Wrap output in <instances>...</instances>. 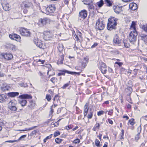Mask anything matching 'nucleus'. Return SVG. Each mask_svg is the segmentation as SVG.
Segmentation results:
<instances>
[{"label": "nucleus", "instance_id": "3c124183", "mask_svg": "<svg viewBox=\"0 0 147 147\" xmlns=\"http://www.w3.org/2000/svg\"><path fill=\"white\" fill-rule=\"evenodd\" d=\"M92 113L91 112L88 114L87 117L88 119H91L92 117Z\"/></svg>", "mask_w": 147, "mask_h": 147}, {"label": "nucleus", "instance_id": "6ab92c4d", "mask_svg": "<svg viewBox=\"0 0 147 147\" xmlns=\"http://www.w3.org/2000/svg\"><path fill=\"white\" fill-rule=\"evenodd\" d=\"M3 57L5 59L7 60H11L13 57V55L11 54L7 53L5 54Z\"/></svg>", "mask_w": 147, "mask_h": 147}, {"label": "nucleus", "instance_id": "e2e57ef3", "mask_svg": "<svg viewBox=\"0 0 147 147\" xmlns=\"http://www.w3.org/2000/svg\"><path fill=\"white\" fill-rule=\"evenodd\" d=\"M36 131L35 130H34L32 131L31 133V136H32L34 135H36Z\"/></svg>", "mask_w": 147, "mask_h": 147}, {"label": "nucleus", "instance_id": "79ce46f5", "mask_svg": "<svg viewBox=\"0 0 147 147\" xmlns=\"http://www.w3.org/2000/svg\"><path fill=\"white\" fill-rule=\"evenodd\" d=\"M66 71H67V70H65L62 71L61 72L59 73L58 74V76H60L61 75L64 76L65 75V73H67L66 72H65Z\"/></svg>", "mask_w": 147, "mask_h": 147}, {"label": "nucleus", "instance_id": "9b49d317", "mask_svg": "<svg viewBox=\"0 0 147 147\" xmlns=\"http://www.w3.org/2000/svg\"><path fill=\"white\" fill-rule=\"evenodd\" d=\"M35 44L38 47L41 48H43V44L38 39V38H35L34 40Z\"/></svg>", "mask_w": 147, "mask_h": 147}, {"label": "nucleus", "instance_id": "f3484780", "mask_svg": "<svg viewBox=\"0 0 147 147\" xmlns=\"http://www.w3.org/2000/svg\"><path fill=\"white\" fill-rule=\"evenodd\" d=\"M89 103L88 102L86 103L84 107V115L86 116L87 114L89 109L88 106Z\"/></svg>", "mask_w": 147, "mask_h": 147}, {"label": "nucleus", "instance_id": "603ef678", "mask_svg": "<svg viewBox=\"0 0 147 147\" xmlns=\"http://www.w3.org/2000/svg\"><path fill=\"white\" fill-rule=\"evenodd\" d=\"M27 102H20V103L22 106H24L26 104Z\"/></svg>", "mask_w": 147, "mask_h": 147}, {"label": "nucleus", "instance_id": "a19ab883", "mask_svg": "<svg viewBox=\"0 0 147 147\" xmlns=\"http://www.w3.org/2000/svg\"><path fill=\"white\" fill-rule=\"evenodd\" d=\"M53 105H52L51 107V108H50L51 110H50V111L49 112V116H51V117L52 116V114L54 112V111H53Z\"/></svg>", "mask_w": 147, "mask_h": 147}, {"label": "nucleus", "instance_id": "ddd939ff", "mask_svg": "<svg viewBox=\"0 0 147 147\" xmlns=\"http://www.w3.org/2000/svg\"><path fill=\"white\" fill-rule=\"evenodd\" d=\"M113 9L114 11L117 14H119L122 12V7L118 6H114Z\"/></svg>", "mask_w": 147, "mask_h": 147}, {"label": "nucleus", "instance_id": "a211bd4d", "mask_svg": "<svg viewBox=\"0 0 147 147\" xmlns=\"http://www.w3.org/2000/svg\"><path fill=\"white\" fill-rule=\"evenodd\" d=\"M140 37L141 40L144 41L145 43L147 45V35L141 34L140 35Z\"/></svg>", "mask_w": 147, "mask_h": 147}, {"label": "nucleus", "instance_id": "052dcab7", "mask_svg": "<svg viewBox=\"0 0 147 147\" xmlns=\"http://www.w3.org/2000/svg\"><path fill=\"white\" fill-rule=\"evenodd\" d=\"M116 64H117L120 67L121 66V65L123 64V63L122 62H116L115 63Z\"/></svg>", "mask_w": 147, "mask_h": 147}, {"label": "nucleus", "instance_id": "69168bd1", "mask_svg": "<svg viewBox=\"0 0 147 147\" xmlns=\"http://www.w3.org/2000/svg\"><path fill=\"white\" fill-rule=\"evenodd\" d=\"M52 135H53L52 134H51L49 136H47L45 138L46 139H47V140L48 139H49L51 138L52 137Z\"/></svg>", "mask_w": 147, "mask_h": 147}, {"label": "nucleus", "instance_id": "5fc2aeb1", "mask_svg": "<svg viewBox=\"0 0 147 147\" xmlns=\"http://www.w3.org/2000/svg\"><path fill=\"white\" fill-rule=\"evenodd\" d=\"M104 113V111H100L98 112L97 115L98 116H100L101 115L103 114Z\"/></svg>", "mask_w": 147, "mask_h": 147}, {"label": "nucleus", "instance_id": "f704fd0d", "mask_svg": "<svg viewBox=\"0 0 147 147\" xmlns=\"http://www.w3.org/2000/svg\"><path fill=\"white\" fill-rule=\"evenodd\" d=\"M65 72H66L67 73L72 75L77 74L78 75H80V72H71L69 71H66Z\"/></svg>", "mask_w": 147, "mask_h": 147}, {"label": "nucleus", "instance_id": "de8ad7c7", "mask_svg": "<svg viewBox=\"0 0 147 147\" xmlns=\"http://www.w3.org/2000/svg\"><path fill=\"white\" fill-rule=\"evenodd\" d=\"M60 134L59 131H55L54 134V136L55 137L58 136H59Z\"/></svg>", "mask_w": 147, "mask_h": 147}, {"label": "nucleus", "instance_id": "4468645a", "mask_svg": "<svg viewBox=\"0 0 147 147\" xmlns=\"http://www.w3.org/2000/svg\"><path fill=\"white\" fill-rule=\"evenodd\" d=\"M19 98L21 99H31L32 96L30 94H25L20 95L19 96Z\"/></svg>", "mask_w": 147, "mask_h": 147}, {"label": "nucleus", "instance_id": "5701e85b", "mask_svg": "<svg viewBox=\"0 0 147 147\" xmlns=\"http://www.w3.org/2000/svg\"><path fill=\"white\" fill-rule=\"evenodd\" d=\"M2 6L3 9L5 11H9L10 9L9 5L8 3L3 4Z\"/></svg>", "mask_w": 147, "mask_h": 147}, {"label": "nucleus", "instance_id": "f8f14e48", "mask_svg": "<svg viewBox=\"0 0 147 147\" xmlns=\"http://www.w3.org/2000/svg\"><path fill=\"white\" fill-rule=\"evenodd\" d=\"M100 69L102 73V74H105L107 71V68L105 64L103 63H102L101 64Z\"/></svg>", "mask_w": 147, "mask_h": 147}, {"label": "nucleus", "instance_id": "864d4df0", "mask_svg": "<svg viewBox=\"0 0 147 147\" xmlns=\"http://www.w3.org/2000/svg\"><path fill=\"white\" fill-rule=\"evenodd\" d=\"M59 100V96L57 95H56L53 99V100H56L57 101H58Z\"/></svg>", "mask_w": 147, "mask_h": 147}, {"label": "nucleus", "instance_id": "4d7b16f0", "mask_svg": "<svg viewBox=\"0 0 147 147\" xmlns=\"http://www.w3.org/2000/svg\"><path fill=\"white\" fill-rule=\"evenodd\" d=\"M18 140H9V141H7L5 142H9V143H13L16 142H18Z\"/></svg>", "mask_w": 147, "mask_h": 147}, {"label": "nucleus", "instance_id": "a18cd8bd", "mask_svg": "<svg viewBox=\"0 0 147 147\" xmlns=\"http://www.w3.org/2000/svg\"><path fill=\"white\" fill-rule=\"evenodd\" d=\"M70 82L69 81V82L65 84L62 87V88L63 89H65L67 87H68L69 85L70 84Z\"/></svg>", "mask_w": 147, "mask_h": 147}, {"label": "nucleus", "instance_id": "f257e3e1", "mask_svg": "<svg viewBox=\"0 0 147 147\" xmlns=\"http://www.w3.org/2000/svg\"><path fill=\"white\" fill-rule=\"evenodd\" d=\"M117 19L114 17H110L108 20L107 25V29L111 31L116 28Z\"/></svg>", "mask_w": 147, "mask_h": 147}, {"label": "nucleus", "instance_id": "0eeeda50", "mask_svg": "<svg viewBox=\"0 0 147 147\" xmlns=\"http://www.w3.org/2000/svg\"><path fill=\"white\" fill-rule=\"evenodd\" d=\"M87 16V11L85 9L81 10L79 13V17L80 20H84Z\"/></svg>", "mask_w": 147, "mask_h": 147}, {"label": "nucleus", "instance_id": "7ed1b4c3", "mask_svg": "<svg viewBox=\"0 0 147 147\" xmlns=\"http://www.w3.org/2000/svg\"><path fill=\"white\" fill-rule=\"evenodd\" d=\"M50 22V19L45 18L43 19H40L37 24L39 26L42 27Z\"/></svg>", "mask_w": 147, "mask_h": 147}, {"label": "nucleus", "instance_id": "774afa93", "mask_svg": "<svg viewBox=\"0 0 147 147\" xmlns=\"http://www.w3.org/2000/svg\"><path fill=\"white\" fill-rule=\"evenodd\" d=\"M108 121L109 122V123L111 124H113V121L111 119H108Z\"/></svg>", "mask_w": 147, "mask_h": 147}, {"label": "nucleus", "instance_id": "c85d7f7f", "mask_svg": "<svg viewBox=\"0 0 147 147\" xmlns=\"http://www.w3.org/2000/svg\"><path fill=\"white\" fill-rule=\"evenodd\" d=\"M125 91L128 94H130L132 91V89L131 87H128L126 89Z\"/></svg>", "mask_w": 147, "mask_h": 147}, {"label": "nucleus", "instance_id": "20e7f679", "mask_svg": "<svg viewBox=\"0 0 147 147\" xmlns=\"http://www.w3.org/2000/svg\"><path fill=\"white\" fill-rule=\"evenodd\" d=\"M105 25L103 21H100V19H98L96 24V30H102L104 29Z\"/></svg>", "mask_w": 147, "mask_h": 147}, {"label": "nucleus", "instance_id": "423d86ee", "mask_svg": "<svg viewBox=\"0 0 147 147\" xmlns=\"http://www.w3.org/2000/svg\"><path fill=\"white\" fill-rule=\"evenodd\" d=\"M55 9L56 7L55 5L52 4L48 7L46 9V11L47 13L51 14L54 12Z\"/></svg>", "mask_w": 147, "mask_h": 147}, {"label": "nucleus", "instance_id": "6e6d98bb", "mask_svg": "<svg viewBox=\"0 0 147 147\" xmlns=\"http://www.w3.org/2000/svg\"><path fill=\"white\" fill-rule=\"evenodd\" d=\"M51 96L49 95H46V99L48 100L49 101L51 100Z\"/></svg>", "mask_w": 147, "mask_h": 147}, {"label": "nucleus", "instance_id": "a878e982", "mask_svg": "<svg viewBox=\"0 0 147 147\" xmlns=\"http://www.w3.org/2000/svg\"><path fill=\"white\" fill-rule=\"evenodd\" d=\"M36 127L37 126H34L31 127L25 128L23 130L18 129L17 130L18 131H29L33 129H34L36 128Z\"/></svg>", "mask_w": 147, "mask_h": 147}, {"label": "nucleus", "instance_id": "6e6552de", "mask_svg": "<svg viewBox=\"0 0 147 147\" xmlns=\"http://www.w3.org/2000/svg\"><path fill=\"white\" fill-rule=\"evenodd\" d=\"M52 37V35L49 31H46L44 32L43 38L46 40H50Z\"/></svg>", "mask_w": 147, "mask_h": 147}, {"label": "nucleus", "instance_id": "ea45409f", "mask_svg": "<svg viewBox=\"0 0 147 147\" xmlns=\"http://www.w3.org/2000/svg\"><path fill=\"white\" fill-rule=\"evenodd\" d=\"M128 122L130 124L132 125H133L135 123L134 122V119L133 118H132L130 119L129 121Z\"/></svg>", "mask_w": 147, "mask_h": 147}, {"label": "nucleus", "instance_id": "aec40b11", "mask_svg": "<svg viewBox=\"0 0 147 147\" xmlns=\"http://www.w3.org/2000/svg\"><path fill=\"white\" fill-rule=\"evenodd\" d=\"M129 7L130 9L133 10H135L138 8L137 4L133 3L129 4Z\"/></svg>", "mask_w": 147, "mask_h": 147}, {"label": "nucleus", "instance_id": "37998d69", "mask_svg": "<svg viewBox=\"0 0 147 147\" xmlns=\"http://www.w3.org/2000/svg\"><path fill=\"white\" fill-rule=\"evenodd\" d=\"M19 85L21 87H27L28 86V85H27L26 83H21L19 84Z\"/></svg>", "mask_w": 147, "mask_h": 147}, {"label": "nucleus", "instance_id": "dca6fc26", "mask_svg": "<svg viewBox=\"0 0 147 147\" xmlns=\"http://www.w3.org/2000/svg\"><path fill=\"white\" fill-rule=\"evenodd\" d=\"M121 40L119 36L116 34L114 37L113 41L114 43L119 44L120 43Z\"/></svg>", "mask_w": 147, "mask_h": 147}, {"label": "nucleus", "instance_id": "338daca9", "mask_svg": "<svg viewBox=\"0 0 147 147\" xmlns=\"http://www.w3.org/2000/svg\"><path fill=\"white\" fill-rule=\"evenodd\" d=\"M72 128V127L70 125H68L66 127V129L67 130H68L69 129H71Z\"/></svg>", "mask_w": 147, "mask_h": 147}, {"label": "nucleus", "instance_id": "c756f323", "mask_svg": "<svg viewBox=\"0 0 147 147\" xmlns=\"http://www.w3.org/2000/svg\"><path fill=\"white\" fill-rule=\"evenodd\" d=\"M104 4V1L103 0H100L97 3V4L99 7H101Z\"/></svg>", "mask_w": 147, "mask_h": 147}, {"label": "nucleus", "instance_id": "f03ea898", "mask_svg": "<svg viewBox=\"0 0 147 147\" xmlns=\"http://www.w3.org/2000/svg\"><path fill=\"white\" fill-rule=\"evenodd\" d=\"M137 33L136 30L134 29L129 34V40L130 42H133L136 40Z\"/></svg>", "mask_w": 147, "mask_h": 147}, {"label": "nucleus", "instance_id": "c9c22d12", "mask_svg": "<svg viewBox=\"0 0 147 147\" xmlns=\"http://www.w3.org/2000/svg\"><path fill=\"white\" fill-rule=\"evenodd\" d=\"M142 28L147 33V24L142 25Z\"/></svg>", "mask_w": 147, "mask_h": 147}, {"label": "nucleus", "instance_id": "393cba45", "mask_svg": "<svg viewBox=\"0 0 147 147\" xmlns=\"http://www.w3.org/2000/svg\"><path fill=\"white\" fill-rule=\"evenodd\" d=\"M57 48L59 52H61L63 51L64 49V47L62 43H59L58 44Z\"/></svg>", "mask_w": 147, "mask_h": 147}, {"label": "nucleus", "instance_id": "7c9ffc66", "mask_svg": "<svg viewBox=\"0 0 147 147\" xmlns=\"http://www.w3.org/2000/svg\"><path fill=\"white\" fill-rule=\"evenodd\" d=\"M125 47L126 48H128L130 46L128 41L126 40H123Z\"/></svg>", "mask_w": 147, "mask_h": 147}, {"label": "nucleus", "instance_id": "412c9836", "mask_svg": "<svg viewBox=\"0 0 147 147\" xmlns=\"http://www.w3.org/2000/svg\"><path fill=\"white\" fill-rule=\"evenodd\" d=\"M19 93L18 92H10L7 93V95L11 97H14L19 95Z\"/></svg>", "mask_w": 147, "mask_h": 147}, {"label": "nucleus", "instance_id": "473e14b6", "mask_svg": "<svg viewBox=\"0 0 147 147\" xmlns=\"http://www.w3.org/2000/svg\"><path fill=\"white\" fill-rule=\"evenodd\" d=\"M14 40H16L18 42H20L21 41V37L19 35L16 34Z\"/></svg>", "mask_w": 147, "mask_h": 147}, {"label": "nucleus", "instance_id": "0e129e2a", "mask_svg": "<svg viewBox=\"0 0 147 147\" xmlns=\"http://www.w3.org/2000/svg\"><path fill=\"white\" fill-rule=\"evenodd\" d=\"M74 36L77 40H78L79 39L78 36L76 34H74Z\"/></svg>", "mask_w": 147, "mask_h": 147}, {"label": "nucleus", "instance_id": "13d9d810", "mask_svg": "<svg viewBox=\"0 0 147 147\" xmlns=\"http://www.w3.org/2000/svg\"><path fill=\"white\" fill-rule=\"evenodd\" d=\"M80 140L78 139H77L75 140L74 141V143L75 144L78 143L80 142Z\"/></svg>", "mask_w": 147, "mask_h": 147}, {"label": "nucleus", "instance_id": "58836bf2", "mask_svg": "<svg viewBox=\"0 0 147 147\" xmlns=\"http://www.w3.org/2000/svg\"><path fill=\"white\" fill-rule=\"evenodd\" d=\"M16 34H10L9 35V37L12 40H14Z\"/></svg>", "mask_w": 147, "mask_h": 147}, {"label": "nucleus", "instance_id": "39448f33", "mask_svg": "<svg viewBox=\"0 0 147 147\" xmlns=\"http://www.w3.org/2000/svg\"><path fill=\"white\" fill-rule=\"evenodd\" d=\"M19 31L21 35L24 36L29 37L31 34V33L28 30L24 28H20Z\"/></svg>", "mask_w": 147, "mask_h": 147}, {"label": "nucleus", "instance_id": "49530a36", "mask_svg": "<svg viewBox=\"0 0 147 147\" xmlns=\"http://www.w3.org/2000/svg\"><path fill=\"white\" fill-rule=\"evenodd\" d=\"M95 145L97 146H99L100 144V142L98 139H96L95 142Z\"/></svg>", "mask_w": 147, "mask_h": 147}, {"label": "nucleus", "instance_id": "2f4dec72", "mask_svg": "<svg viewBox=\"0 0 147 147\" xmlns=\"http://www.w3.org/2000/svg\"><path fill=\"white\" fill-rule=\"evenodd\" d=\"M7 96L4 94H0V101H3L6 99Z\"/></svg>", "mask_w": 147, "mask_h": 147}, {"label": "nucleus", "instance_id": "cd10ccee", "mask_svg": "<svg viewBox=\"0 0 147 147\" xmlns=\"http://www.w3.org/2000/svg\"><path fill=\"white\" fill-rule=\"evenodd\" d=\"M138 130H140V131L135 137V140H138L139 138V136L140 134V133L141 130V127L140 126H139L138 128Z\"/></svg>", "mask_w": 147, "mask_h": 147}, {"label": "nucleus", "instance_id": "680f3d73", "mask_svg": "<svg viewBox=\"0 0 147 147\" xmlns=\"http://www.w3.org/2000/svg\"><path fill=\"white\" fill-rule=\"evenodd\" d=\"M5 76V74L2 72L0 71V77H3Z\"/></svg>", "mask_w": 147, "mask_h": 147}, {"label": "nucleus", "instance_id": "b1692460", "mask_svg": "<svg viewBox=\"0 0 147 147\" xmlns=\"http://www.w3.org/2000/svg\"><path fill=\"white\" fill-rule=\"evenodd\" d=\"M100 126V124L98 122H96V124L94 126L92 130L94 131H96L97 129H99Z\"/></svg>", "mask_w": 147, "mask_h": 147}, {"label": "nucleus", "instance_id": "bf43d9fd", "mask_svg": "<svg viewBox=\"0 0 147 147\" xmlns=\"http://www.w3.org/2000/svg\"><path fill=\"white\" fill-rule=\"evenodd\" d=\"M113 113V109H111L109 111L108 113V115H112V114Z\"/></svg>", "mask_w": 147, "mask_h": 147}, {"label": "nucleus", "instance_id": "09e8293b", "mask_svg": "<svg viewBox=\"0 0 147 147\" xmlns=\"http://www.w3.org/2000/svg\"><path fill=\"white\" fill-rule=\"evenodd\" d=\"M26 136V135H24L20 137L19 138L18 140H18V141L20 140H22V139L24 138H25Z\"/></svg>", "mask_w": 147, "mask_h": 147}, {"label": "nucleus", "instance_id": "c03bdc74", "mask_svg": "<svg viewBox=\"0 0 147 147\" xmlns=\"http://www.w3.org/2000/svg\"><path fill=\"white\" fill-rule=\"evenodd\" d=\"M62 141V139H60L58 138H56L55 140V142L57 144H59Z\"/></svg>", "mask_w": 147, "mask_h": 147}, {"label": "nucleus", "instance_id": "8fccbe9b", "mask_svg": "<svg viewBox=\"0 0 147 147\" xmlns=\"http://www.w3.org/2000/svg\"><path fill=\"white\" fill-rule=\"evenodd\" d=\"M135 22L133 21L132 22V24L131 26V28H133L134 29V30L135 29L136 30V28H135Z\"/></svg>", "mask_w": 147, "mask_h": 147}, {"label": "nucleus", "instance_id": "e433bc0d", "mask_svg": "<svg viewBox=\"0 0 147 147\" xmlns=\"http://www.w3.org/2000/svg\"><path fill=\"white\" fill-rule=\"evenodd\" d=\"M57 79L55 77L52 78L51 79V81L54 84L57 82Z\"/></svg>", "mask_w": 147, "mask_h": 147}, {"label": "nucleus", "instance_id": "4be33fe9", "mask_svg": "<svg viewBox=\"0 0 147 147\" xmlns=\"http://www.w3.org/2000/svg\"><path fill=\"white\" fill-rule=\"evenodd\" d=\"M105 4L108 7H111L112 5L113 1L112 0H105Z\"/></svg>", "mask_w": 147, "mask_h": 147}, {"label": "nucleus", "instance_id": "72a5a7b5", "mask_svg": "<svg viewBox=\"0 0 147 147\" xmlns=\"http://www.w3.org/2000/svg\"><path fill=\"white\" fill-rule=\"evenodd\" d=\"M14 40H16L18 42H20L21 41V37L19 35L16 34Z\"/></svg>", "mask_w": 147, "mask_h": 147}, {"label": "nucleus", "instance_id": "4c0bfd02", "mask_svg": "<svg viewBox=\"0 0 147 147\" xmlns=\"http://www.w3.org/2000/svg\"><path fill=\"white\" fill-rule=\"evenodd\" d=\"M32 5V3L30 2L27 3L26 4L24 5V7L26 8H28Z\"/></svg>", "mask_w": 147, "mask_h": 147}, {"label": "nucleus", "instance_id": "2eb2a0df", "mask_svg": "<svg viewBox=\"0 0 147 147\" xmlns=\"http://www.w3.org/2000/svg\"><path fill=\"white\" fill-rule=\"evenodd\" d=\"M10 88V87L6 84H3L1 86V89L2 91L4 92L6 90H9Z\"/></svg>", "mask_w": 147, "mask_h": 147}, {"label": "nucleus", "instance_id": "bb28decb", "mask_svg": "<svg viewBox=\"0 0 147 147\" xmlns=\"http://www.w3.org/2000/svg\"><path fill=\"white\" fill-rule=\"evenodd\" d=\"M60 59H59L57 63L59 64H62L63 63V60H64V58L63 55H61L60 57Z\"/></svg>", "mask_w": 147, "mask_h": 147}, {"label": "nucleus", "instance_id": "9d476101", "mask_svg": "<svg viewBox=\"0 0 147 147\" xmlns=\"http://www.w3.org/2000/svg\"><path fill=\"white\" fill-rule=\"evenodd\" d=\"M8 108L13 111H16L17 110L15 104L13 102H9L8 104Z\"/></svg>", "mask_w": 147, "mask_h": 147}, {"label": "nucleus", "instance_id": "1a4fd4ad", "mask_svg": "<svg viewBox=\"0 0 147 147\" xmlns=\"http://www.w3.org/2000/svg\"><path fill=\"white\" fill-rule=\"evenodd\" d=\"M94 0H84L83 2L85 4L88 5L90 9H94V7L93 5Z\"/></svg>", "mask_w": 147, "mask_h": 147}]
</instances>
